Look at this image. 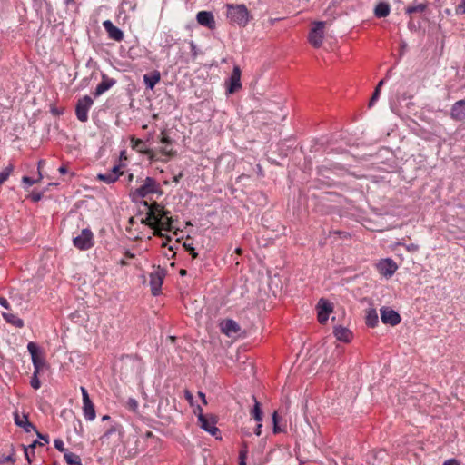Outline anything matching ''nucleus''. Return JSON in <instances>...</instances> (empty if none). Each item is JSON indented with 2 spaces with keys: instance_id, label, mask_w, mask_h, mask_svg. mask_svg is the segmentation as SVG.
Wrapping results in <instances>:
<instances>
[{
  "instance_id": "nucleus-1",
  "label": "nucleus",
  "mask_w": 465,
  "mask_h": 465,
  "mask_svg": "<svg viewBox=\"0 0 465 465\" xmlns=\"http://www.w3.org/2000/svg\"><path fill=\"white\" fill-rule=\"evenodd\" d=\"M227 15L231 22L244 27L250 21V14L244 5H227Z\"/></svg>"
},
{
  "instance_id": "nucleus-2",
  "label": "nucleus",
  "mask_w": 465,
  "mask_h": 465,
  "mask_svg": "<svg viewBox=\"0 0 465 465\" xmlns=\"http://www.w3.org/2000/svg\"><path fill=\"white\" fill-rule=\"evenodd\" d=\"M156 191V181L152 177H146L144 183L135 189L131 193L132 200L137 202L139 199L144 198L148 194L153 193Z\"/></svg>"
},
{
  "instance_id": "nucleus-3",
  "label": "nucleus",
  "mask_w": 465,
  "mask_h": 465,
  "mask_svg": "<svg viewBox=\"0 0 465 465\" xmlns=\"http://www.w3.org/2000/svg\"><path fill=\"white\" fill-rule=\"evenodd\" d=\"M142 223H144L154 230L153 235L165 238L167 241H171V237L162 232L163 227L160 226V218L156 216L153 209H151L147 213V217L142 220Z\"/></svg>"
},
{
  "instance_id": "nucleus-4",
  "label": "nucleus",
  "mask_w": 465,
  "mask_h": 465,
  "mask_svg": "<svg viewBox=\"0 0 465 465\" xmlns=\"http://www.w3.org/2000/svg\"><path fill=\"white\" fill-rule=\"evenodd\" d=\"M94 101L89 95H84V97L80 98L77 101L76 106H75V114L77 119L82 122L85 123L88 120V111L93 105Z\"/></svg>"
},
{
  "instance_id": "nucleus-5",
  "label": "nucleus",
  "mask_w": 465,
  "mask_h": 465,
  "mask_svg": "<svg viewBox=\"0 0 465 465\" xmlns=\"http://www.w3.org/2000/svg\"><path fill=\"white\" fill-rule=\"evenodd\" d=\"M74 245L79 250H88L94 246V235L90 229H84L81 234L73 240Z\"/></svg>"
},
{
  "instance_id": "nucleus-6",
  "label": "nucleus",
  "mask_w": 465,
  "mask_h": 465,
  "mask_svg": "<svg viewBox=\"0 0 465 465\" xmlns=\"http://www.w3.org/2000/svg\"><path fill=\"white\" fill-rule=\"evenodd\" d=\"M225 85L227 94H232L242 89L241 68L239 65H234L231 76L225 82Z\"/></svg>"
},
{
  "instance_id": "nucleus-7",
  "label": "nucleus",
  "mask_w": 465,
  "mask_h": 465,
  "mask_svg": "<svg viewBox=\"0 0 465 465\" xmlns=\"http://www.w3.org/2000/svg\"><path fill=\"white\" fill-rule=\"evenodd\" d=\"M325 22H315L314 26L311 29L308 36L309 42L316 48L320 47L323 40V28Z\"/></svg>"
},
{
  "instance_id": "nucleus-8",
  "label": "nucleus",
  "mask_w": 465,
  "mask_h": 465,
  "mask_svg": "<svg viewBox=\"0 0 465 465\" xmlns=\"http://www.w3.org/2000/svg\"><path fill=\"white\" fill-rule=\"evenodd\" d=\"M27 350L31 354L35 369L34 371L40 373L45 367V361L41 355H39L37 345L35 342L30 341L27 344Z\"/></svg>"
},
{
  "instance_id": "nucleus-9",
  "label": "nucleus",
  "mask_w": 465,
  "mask_h": 465,
  "mask_svg": "<svg viewBox=\"0 0 465 465\" xmlns=\"http://www.w3.org/2000/svg\"><path fill=\"white\" fill-rule=\"evenodd\" d=\"M164 276L165 271L160 267L150 274V286L153 295L156 296L159 294Z\"/></svg>"
},
{
  "instance_id": "nucleus-10",
  "label": "nucleus",
  "mask_w": 465,
  "mask_h": 465,
  "mask_svg": "<svg viewBox=\"0 0 465 465\" xmlns=\"http://www.w3.org/2000/svg\"><path fill=\"white\" fill-rule=\"evenodd\" d=\"M198 422L199 426L209 432L211 435L215 436L219 431L218 428L215 426L216 420L213 416H205L203 413L198 414Z\"/></svg>"
},
{
  "instance_id": "nucleus-11",
  "label": "nucleus",
  "mask_w": 465,
  "mask_h": 465,
  "mask_svg": "<svg viewBox=\"0 0 465 465\" xmlns=\"http://www.w3.org/2000/svg\"><path fill=\"white\" fill-rule=\"evenodd\" d=\"M379 273L386 278L393 275L398 266L391 259H384L376 264Z\"/></svg>"
},
{
  "instance_id": "nucleus-12",
  "label": "nucleus",
  "mask_w": 465,
  "mask_h": 465,
  "mask_svg": "<svg viewBox=\"0 0 465 465\" xmlns=\"http://www.w3.org/2000/svg\"><path fill=\"white\" fill-rule=\"evenodd\" d=\"M381 319L384 324L391 326L399 324L401 320L400 314L389 307H382L381 309Z\"/></svg>"
},
{
  "instance_id": "nucleus-13",
  "label": "nucleus",
  "mask_w": 465,
  "mask_h": 465,
  "mask_svg": "<svg viewBox=\"0 0 465 465\" xmlns=\"http://www.w3.org/2000/svg\"><path fill=\"white\" fill-rule=\"evenodd\" d=\"M317 310L318 321L320 323L323 324L327 322L329 315L332 312L333 308L331 302L322 298L318 302Z\"/></svg>"
},
{
  "instance_id": "nucleus-14",
  "label": "nucleus",
  "mask_w": 465,
  "mask_h": 465,
  "mask_svg": "<svg viewBox=\"0 0 465 465\" xmlns=\"http://www.w3.org/2000/svg\"><path fill=\"white\" fill-rule=\"evenodd\" d=\"M450 117L456 121H465V98L457 101L451 107Z\"/></svg>"
},
{
  "instance_id": "nucleus-15",
  "label": "nucleus",
  "mask_w": 465,
  "mask_h": 465,
  "mask_svg": "<svg viewBox=\"0 0 465 465\" xmlns=\"http://www.w3.org/2000/svg\"><path fill=\"white\" fill-rule=\"evenodd\" d=\"M196 19L201 25L206 26L209 29L215 27L214 16L211 12L200 11L196 15Z\"/></svg>"
},
{
  "instance_id": "nucleus-16",
  "label": "nucleus",
  "mask_w": 465,
  "mask_h": 465,
  "mask_svg": "<svg viewBox=\"0 0 465 465\" xmlns=\"http://www.w3.org/2000/svg\"><path fill=\"white\" fill-rule=\"evenodd\" d=\"M104 29L106 30L109 37L115 41H122L124 39V33L121 29L114 25L110 20H105L103 23Z\"/></svg>"
},
{
  "instance_id": "nucleus-17",
  "label": "nucleus",
  "mask_w": 465,
  "mask_h": 465,
  "mask_svg": "<svg viewBox=\"0 0 465 465\" xmlns=\"http://www.w3.org/2000/svg\"><path fill=\"white\" fill-rule=\"evenodd\" d=\"M122 173L123 172H120V166L115 165L107 173L97 174V179L106 183H114Z\"/></svg>"
},
{
  "instance_id": "nucleus-18",
  "label": "nucleus",
  "mask_w": 465,
  "mask_h": 465,
  "mask_svg": "<svg viewBox=\"0 0 465 465\" xmlns=\"http://www.w3.org/2000/svg\"><path fill=\"white\" fill-rule=\"evenodd\" d=\"M116 81L113 78H109L107 75H102L101 83L96 86L95 91L94 93V96H99L107 90H109L113 85H114Z\"/></svg>"
},
{
  "instance_id": "nucleus-19",
  "label": "nucleus",
  "mask_w": 465,
  "mask_h": 465,
  "mask_svg": "<svg viewBox=\"0 0 465 465\" xmlns=\"http://www.w3.org/2000/svg\"><path fill=\"white\" fill-rule=\"evenodd\" d=\"M333 334L337 340L343 342H350L352 338V332L348 328L343 326L334 327Z\"/></svg>"
},
{
  "instance_id": "nucleus-20",
  "label": "nucleus",
  "mask_w": 465,
  "mask_h": 465,
  "mask_svg": "<svg viewBox=\"0 0 465 465\" xmlns=\"http://www.w3.org/2000/svg\"><path fill=\"white\" fill-rule=\"evenodd\" d=\"M221 329L227 336L237 333L240 331L238 323L231 319L225 320L221 323Z\"/></svg>"
},
{
  "instance_id": "nucleus-21",
  "label": "nucleus",
  "mask_w": 465,
  "mask_h": 465,
  "mask_svg": "<svg viewBox=\"0 0 465 465\" xmlns=\"http://www.w3.org/2000/svg\"><path fill=\"white\" fill-rule=\"evenodd\" d=\"M161 74L158 71H153L150 74L143 75V82L148 89H153V87L160 82Z\"/></svg>"
},
{
  "instance_id": "nucleus-22",
  "label": "nucleus",
  "mask_w": 465,
  "mask_h": 465,
  "mask_svg": "<svg viewBox=\"0 0 465 465\" xmlns=\"http://www.w3.org/2000/svg\"><path fill=\"white\" fill-rule=\"evenodd\" d=\"M390 5L386 2H380L374 8V15L377 18H383L389 15Z\"/></svg>"
},
{
  "instance_id": "nucleus-23",
  "label": "nucleus",
  "mask_w": 465,
  "mask_h": 465,
  "mask_svg": "<svg viewBox=\"0 0 465 465\" xmlns=\"http://www.w3.org/2000/svg\"><path fill=\"white\" fill-rule=\"evenodd\" d=\"M132 143V148L136 150L137 152L143 153V154H150L152 153V150L148 149L145 145V143L141 139H136L133 137L131 139Z\"/></svg>"
},
{
  "instance_id": "nucleus-24",
  "label": "nucleus",
  "mask_w": 465,
  "mask_h": 465,
  "mask_svg": "<svg viewBox=\"0 0 465 465\" xmlns=\"http://www.w3.org/2000/svg\"><path fill=\"white\" fill-rule=\"evenodd\" d=\"M84 416L88 420H94L95 419V409L92 401L83 403Z\"/></svg>"
},
{
  "instance_id": "nucleus-25",
  "label": "nucleus",
  "mask_w": 465,
  "mask_h": 465,
  "mask_svg": "<svg viewBox=\"0 0 465 465\" xmlns=\"http://www.w3.org/2000/svg\"><path fill=\"white\" fill-rule=\"evenodd\" d=\"M143 203L144 206L149 208V211L151 209L154 210L156 216H158L160 218V222L162 221L163 218H165L166 220H167V218H170L168 216L170 214V212L167 210H164V209H160V206L156 203H154V204L153 206H149V204L146 201H143Z\"/></svg>"
},
{
  "instance_id": "nucleus-26",
  "label": "nucleus",
  "mask_w": 465,
  "mask_h": 465,
  "mask_svg": "<svg viewBox=\"0 0 465 465\" xmlns=\"http://www.w3.org/2000/svg\"><path fill=\"white\" fill-rule=\"evenodd\" d=\"M366 324L370 327H375L379 322L378 313L375 309L371 308L366 312Z\"/></svg>"
},
{
  "instance_id": "nucleus-27",
  "label": "nucleus",
  "mask_w": 465,
  "mask_h": 465,
  "mask_svg": "<svg viewBox=\"0 0 465 465\" xmlns=\"http://www.w3.org/2000/svg\"><path fill=\"white\" fill-rule=\"evenodd\" d=\"M64 457L68 465H82L80 457L75 453L65 451Z\"/></svg>"
},
{
  "instance_id": "nucleus-28",
  "label": "nucleus",
  "mask_w": 465,
  "mask_h": 465,
  "mask_svg": "<svg viewBox=\"0 0 465 465\" xmlns=\"http://www.w3.org/2000/svg\"><path fill=\"white\" fill-rule=\"evenodd\" d=\"M3 316L5 318V320L9 322V323H12L13 325H15V327H23L24 326V322L22 319L18 318L17 316H15V314L13 313H3Z\"/></svg>"
},
{
  "instance_id": "nucleus-29",
  "label": "nucleus",
  "mask_w": 465,
  "mask_h": 465,
  "mask_svg": "<svg viewBox=\"0 0 465 465\" xmlns=\"http://www.w3.org/2000/svg\"><path fill=\"white\" fill-rule=\"evenodd\" d=\"M253 400H254V406H253V409L252 410V415L253 416L254 420L257 422H261L262 420V412L261 410V405L255 397H253Z\"/></svg>"
},
{
  "instance_id": "nucleus-30",
  "label": "nucleus",
  "mask_w": 465,
  "mask_h": 465,
  "mask_svg": "<svg viewBox=\"0 0 465 465\" xmlns=\"http://www.w3.org/2000/svg\"><path fill=\"white\" fill-rule=\"evenodd\" d=\"M9 453L8 455H1L0 456V464H5L6 462H10L11 464H14L15 460L14 458V454H15V449H14V446L11 444L9 446Z\"/></svg>"
},
{
  "instance_id": "nucleus-31",
  "label": "nucleus",
  "mask_w": 465,
  "mask_h": 465,
  "mask_svg": "<svg viewBox=\"0 0 465 465\" xmlns=\"http://www.w3.org/2000/svg\"><path fill=\"white\" fill-rule=\"evenodd\" d=\"M426 7H427L426 4L420 3V4H417V5H409L406 8V12L408 14L422 13L426 9Z\"/></svg>"
},
{
  "instance_id": "nucleus-32",
  "label": "nucleus",
  "mask_w": 465,
  "mask_h": 465,
  "mask_svg": "<svg viewBox=\"0 0 465 465\" xmlns=\"http://www.w3.org/2000/svg\"><path fill=\"white\" fill-rule=\"evenodd\" d=\"M13 171V164H9L0 173V185L3 184L8 179Z\"/></svg>"
},
{
  "instance_id": "nucleus-33",
  "label": "nucleus",
  "mask_w": 465,
  "mask_h": 465,
  "mask_svg": "<svg viewBox=\"0 0 465 465\" xmlns=\"http://www.w3.org/2000/svg\"><path fill=\"white\" fill-rule=\"evenodd\" d=\"M24 419H25V422H24V426H22V428L25 430V431L30 432V431L34 430L36 432L37 430L35 427V425L29 421L27 414H24Z\"/></svg>"
},
{
  "instance_id": "nucleus-34",
  "label": "nucleus",
  "mask_w": 465,
  "mask_h": 465,
  "mask_svg": "<svg viewBox=\"0 0 465 465\" xmlns=\"http://www.w3.org/2000/svg\"><path fill=\"white\" fill-rule=\"evenodd\" d=\"M24 414L25 413L20 415L17 411L14 412L15 423L16 426H18L20 428H22V426H24V422H25Z\"/></svg>"
},
{
  "instance_id": "nucleus-35",
  "label": "nucleus",
  "mask_w": 465,
  "mask_h": 465,
  "mask_svg": "<svg viewBox=\"0 0 465 465\" xmlns=\"http://www.w3.org/2000/svg\"><path fill=\"white\" fill-rule=\"evenodd\" d=\"M173 218H167L164 223L161 221L160 226L165 231L172 232L173 230Z\"/></svg>"
},
{
  "instance_id": "nucleus-36",
  "label": "nucleus",
  "mask_w": 465,
  "mask_h": 465,
  "mask_svg": "<svg viewBox=\"0 0 465 465\" xmlns=\"http://www.w3.org/2000/svg\"><path fill=\"white\" fill-rule=\"evenodd\" d=\"M38 374H39L38 372L34 371L33 376H32V378H31V381H30L31 386H32L35 390L39 389V388H40V386H41V382H40V381H39V379H38V377H37V376H38Z\"/></svg>"
},
{
  "instance_id": "nucleus-37",
  "label": "nucleus",
  "mask_w": 465,
  "mask_h": 465,
  "mask_svg": "<svg viewBox=\"0 0 465 465\" xmlns=\"http://www.w3.org/2000/svg\"><path fill=\"white\" fill-rule=\"evenodd\" d=\"M272 421H273V432L278 433L282 431V430L279 426V420H278V413L276 411L272 414Z\"/></svg>"
},
{
  "instance_id": "nucleus-38",
  "label": "nucleus",
  "mask_w": 465,
  "mask_h": 465,
  "mask_svg": "<svg viewBox=\"0 0 465 465\" xmlns=\"http://www.w3.org/2000/svg\"><path fill=\"white\" fill-rule=\"evenodd\" d=\"M25 456L29 465L32 463V458L35 456V450L26 447H24Z\"/></svg>"
},
{
  "instance_id": "nucleus-39",
  "label": "nucleus",
  "mask_w": 465,
  "mask_h": 465,
  "mask_svg": "<svg viewBox=\"0 0 465 465\" xmlns=\"http://www.w3.org/2000/svg\"><path fill=\"white\" fill-rule=\"evenodd\" d=\"M380 94H381V91L379 89H375L371 99H370V102H369V107H372L373 104H375V102L379 99L380 97Z\"/></svg>"
},
{
  "instance_id": "nucleus-40",
  "label": "nucleus",
  "mask_w": 465,
  "mask_h": 465,
  "mask_svg": "<svg viewBox=\"0 0 465 465\" xmlns=\"http://www.w3.org/2000/svg\"><path fill=\"white\" fill-rule=\"evenodd\" d=\"M168 146L169 145H165V146L162 147L161 150H160L161 153L165 155V156H168V157L174 156L175 155V152L173 151L172 149H169Z\"/></svg>"
},
{
  "instance_id": "nucleus-41",
  "label": "nucleus",
  "mask_w": 465,
  "mask_h": 465,
  "mask_svg": "<svg viewBox=\"0 0 465 465\" xmlns=\"http://www.w3.org/2000/svg\"><path fill=\"white\" fill-rule=\"evenodd\" d=\"M54 444L55 449H57L59 451L64 452V453L65 451H67V450L64 448V442H63V440H60V439H56V440H54Z\"/></svg>"
},
{
  "instance_id": "nucleus-42",
  "label": "nucleus",
  "mask_w": 465,
  "mask_h": 465,
  "mask_svg": "<svg viewBox=\"0 0 465 465\" xmlns=\"http://www.w3.org/2000/svg\"><path fill=\"white\" fill-rule=\"evenodd\" d=\"M247 454L245 450H240L239 453V465H246Z\"/></svg>"
},
{
  "instance_id": "nucleus-43",
  "label": "nucleus",
  "mask_w": 465,
  "mask_h": 465,
  "mask_svg": "<svg viewBox=\"0 0 465 465\" xmlns=\"http://www.w3.org/2000/svg\"><path fill=\"white\" fill-rule=\"evenodd\" d=\"M456 13L459 15L465 14V0H461V3L456 6Z\"/></svg>"
},
{
  "instance_id": "nucleus-44",
  "label": "nucleus",
  "mask_w": 465,
  "mask_h": 465,
  "mask_svg": "<svg viewBox=\"0 0 465 465\" xmlns=\"http://www.w3.org/2000/svg\"><path fill=\"white\" fill-rule=\"evenodd\" d=\"M190 47H191L192 56L193 59H195L198 55V50H197V46L193 41L190 42Z\"/></svg>"
},
{
  "instance_id": "nucleus-45",
  "label": "nucleus",
  "mask_w": 465,
  "mask_h": 465,
  "mask_svg": "<svg viewBox=\"0 0 465 465\" xmlns=\"http://www.w3.org/2000/svg\"><path fill=\"white\" fill-rule=\"evenodd\" d=\"M81 392L83 396V403L91 401L87 390L84 387H81Z\"/></svg>"
},
{
  "instance_id": "nucleus-46",
  "label": "nucleus",
  "mask_w": 465,
  "mask_h": 465,
  "mask_svg": "<svg viewBox=\"0 0 465 465\" xmlns=\"http://www.w3.org/2000/svg\"><path fill=\"white\" fill-rule=\"evenodd\" d=\"M81 392L83 396V403L91 401L87 390L84 387H81Z\"/></svg>"
},
{
  "instance_id": "nucleus-47",
  "label": "nucleus",
  "mask_w": 465,
  "mask_h": 465,
  "mask_svg": "<svg viewBox=\"0 0 465 465\" xmlns=\"http://www.w3.org/2000/svg\"><path fill=\"white\" fill-rule=\"evenodd\" d=\"M38 181H39L38 179L37 180H34V179H32V178L28 177V176H24L22 178V182L26 183L28 186L33 185L34 183H37Z\"/></svg>"
},
{
  "instance_id": "nucleus-48",
  "label": "nucleus",
  "mask_w": 465,
  "mask_h": 465,
  "mask_svg": "<svg viewBox=\"0 0 465 465\" xmlns=\"http://www.w3.org/2000/svg\"><path fill=\"white\" fill-rule=\"evenodd\" d=\"M30 197L33 202H38L42 198V193H32Z\"/></svg>"
},
{
  "instance_id": "nucleus-49",
  "label": "nucleus",
  "mask_w": 465,
  "mask_h": 465,
  "mask_svg": "<svg viewBox=\"0 0 465 465\" xmlns=\"http://www.w3.org/2000/svg\"><path fill=\"white\" fill-rule=\"evenodd\" d=\"M163 136L161 138V143H164L165 145H170L172 144V140L170 137L164 135L163 133H162Z\"/></svg>"
},
{
  "instance_id": "nucleus-50",
  "label": "nucleus",
  "mask_w": 465,
  "mask_h": 465,
  "mask_svg": "<svg viewBox=\"0 0 465 465\" xmlns=\"http://www.w3.org/2000/svg\"><path fill=\"white\" fill-rule=\"evenodd\" d=\"M115 428L114 426H112L110 429H108L104 433V435L101 437V439H105V438H108L112 433H114L115 431Z\"/></svg>"
},
{
  "instance_id": "nucleus-51",
  "label": "nucleus",
  "mask_w": 465,
  "mask_h": 465,
  "mask_svg": "<svg viewBox=\"0 0 465 465\" xmlns=\"http://www.w3.org/2000/svg\"><path fill=\"white\" fill-rule=\"evenodd\" d=\"M184 397L188 401V402L193 405V396L189 391H184Z\"/></svg>"
},
{
  "instance_id": "nucleus-52",
  "label": "nucleus",
  "mask_w": 465,
  "mask_h": 465,
  "mask_svg": "<svg viewBox=\"0 0 465 465\" xmlns=\"http://www.w3.org/2000/svg\"><path fill=\"white\" fill-rule=\"evenodd\" d=\"M0 305L5 309H9V303L4 297H0Z\"/></svg>"
},
{
  "instance_id": "nucleus-53",
  "label": "nucleus",
  "mask_w": 465,
  "mask_h": 465,
  "mask_svg": "<svg viewBox=\"0 0 465 465\" xmlns=\"http://www.w3.org/2000/svg\"><path fill=\"white\" fill-rule=\"evenodd\" d=\"M45 163V161H44V160H40V161L38 162V175H39L38 180L42 179L41 168H42V166H43Z\"/></svg>"
},
{
  "instance_id": "nucleus-54",
  "label": "nucleus",
  "mask_w": 465,
  "mask_h": 465,
  "mask_svg": "<svg viewBox=\"0 0 465 465\" xmlns=\"http://www.w3.org/2000/svg\"><path fill=\"white\" fill-rule=\"evenodd\" d=\"M35 433L37 434V437H38L39 439H41L42 440H44L45 443H48V441H49V438H48V436H47V435H43V434L39 433L38 431H36Z\"/></svg>"
},
{
  "instance_id": "nucleus-55",
  "label": "nucleus",
  "mask_w": 465,
  "mask_h": 465,
  "mask_svg": "<svg viewBox=\"0 0 465 465\" xmlns=\"http://www.w3.org/2000/svg\"><path fill=\"white\" fill-rule=\"evenodd\" d=\"M443 465H460V463L455 459H450L445 461Z\"/></svg>"
},
{
  "instance_id": "nucleus-56",
  "label": "nucleus",
  "mask_w": 465,
  "mask_h": 465,
  "mask_svg": "<svg viewBox=\"0 0 465 465\" xmlns=\"http://www.w3.org/2000/svg\"><path fill=\"white\" fill-rule=\"evenodd\" d=\"M41 446L43 443H41L38 440H34L32 444H30L27 448L34 450L36 446Z\"/></svg>"
},
{
  "instance_id": "nucleus-57",
  "label": "nucleus",
  "mask_w": 465,
  "mask_h": 465,
  "mask_svg": "<svg viewBox=\"0 0 465 465\" xmlns=\"http://www.w3.org/2000/svg\"><path fill=\"white\" fill-rule=\"evenodd\" d=\"M186 251L188 252H193L194 251V248L193 247L192 244L190 243H187V242H184L183 245Z\"/></svg>"
},
{
  "instance_id": "nucleus-58",
  "label": "nucleus",
  "mask_w": 465,
  "mask_h": 465,
  "mask_svg": "<svg viewBox=\"0 0 465 465\" xmlns=\"http://www.w3.org/2000/svg\"><path fill=\"white\" fill-rule=\"evenodd\" d=\"M129 405L131 408H133L134 410H135L137 408V402L134 399H130L129 400Z\"/></svg>"
},
{
  "instance_id": "nucleus-59",
  "label": "nucleus",
  "mask_w": 465,
  "mask_h": 465,
  "mask_svg": "<svg viewBox=\"0 0 465 465\" xmlns=\"http://www.w3.org/2000/svg\"><path fill=\"white\" fill-rule=\"evenodd\" d=\"M198 396L200 397V399L203 401V402L204 404H207V401H206V398H205V394L202 391H199L198 392Z\"/></svg>"
},
{
  "instance_id": "nucleus-60",
  "label": "nucleus",
  "mask_w": 465,
  "mask_h": 465,
  "mask_svg": "<svg viewBox=\"0 0 465 465\" xmlns=\"http://www.w3.org/2000/svg\"><path fill=\"white\" fill-rule=\"evenodd\" d=\"M261 428H262V423H261V422H259V423L257 424V426H256V429H255V434H256L257 436H259V435L261 434Z\"/></svg>"
},
{
  "instance_id": "nucleus-61",
  "label": "nucleus",
  "mask_w": 465,
  "mask_h": 465,
  "mask_svg": "<svg viewBox=\"0 0 465 465\" xmlns=\"http://www.w3.org/2000/svg\"><path fill=\"white\" fill-rule=\"evenodd\" d=\"M124 256H125L126 258L133 259V258L134 257V253H132L130 251H126V252H124Z\"/></svg>"
},
{
  "instance_id": "nucleus-62",
  "label": "nucleus",
  "mask_w": 465,
  "mask_h": 465,
  "mask_svg": "<svg viewBox=\"0 0 465 465\" xmlns=\"http://www.w3.org/2000/svg\"><path fill=\"white\" fill-rule=\"evenodd\" d=\"M407 249H408L409 251L415 252V251H417V250H418V246H417V245H415V244H411L410 246H408V247H407Z\"/></svg>"
},
{
  "instance_id": "nucleus-63",
  "label": "nucleus",
  "mask_w": 465,
  "mask_h": 465,
  "mask_svg": "<svg viewBox=\"0 0 465 465\" xmlns=\"http://www.w3.org/2000/svg\"><path fill=\"white\" fill-rule=\"evenodd\" d=\"M59 173H62V174H64L67 173V168L65 166H61L59 169H58Z\"/></svg>"
},
{
  "instance_id": "nucleus-64",
  "label": "nucleus",
  "mask_w": 465,
  "mask_h": 465,
  "mask_svg": "<svg viewBox=\"0 0 465 465\" xmlns=\"http://www.w3.org/2000/svg\"><path fill=\"white\" fill-rule=\"evenodd\" d=\"M245 450L246 454H248V446H247V443L245 441H243L242 443V450Z\"/></svg>"
}]
</instances>
